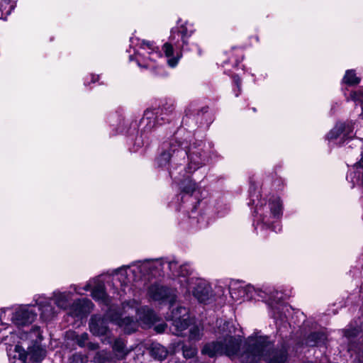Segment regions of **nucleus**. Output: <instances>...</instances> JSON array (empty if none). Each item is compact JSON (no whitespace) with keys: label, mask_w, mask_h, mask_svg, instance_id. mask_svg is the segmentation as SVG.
Here are the masks:
<instances>
[{"label":"nucleus","mask_w":363,"mask_h":363,"mask_svg":"<svg viewBox=\"0 0 363 363\" xmlns=\"http://www.w3.org/2000/svg\"><path fill=\"white\" fill-rule=\"evenodd\" d=\"M218 340L205 345L202 353L211 357L225 354L230 358L239 357L241 363H257L264 361L267 363H284L286 354L284 350H272V343L266 336H250L240 350L241 338L233 336L235 328L228 322L220 323Z\"/></svg>","instance_id":"obj_1"},{"label":"nucleus","mask_w":363,"mask_h":363,"mask_svg":"<svg viewBox=\"0 0 363 363\" xmlns=\"http://www.w3.org/2000/svg\"><path fill=\"white\" fill-rule=\"evenodd\" d=\"M152 268L164 272L168 269L181 288L186 290L185 293L191 294L199 303H206L213 297L211 286L207 281L191 276L189 266L179 264L174 259L138 261L114 269L111 275L121 283V286H125L136 280L135 274L137 272L143 274Z\"/></svg>","instance_id":"obj_2"},{"label":"nucleus","mask_w":363,"mask_h":363,"mask_svg":"<svg viewBox=\"0 0 363 363\" xmlns=\"http://www.w3.org/2000/svg\"><path fill=\"white\" fill-rule=\"evenodd\" d=\"M157 320L155 314L146 306L139 307V303L132 300L125 302L120 311H116L111 306L105 317L94 315L89 323V330L96 336L108 335V320L115 323L125 333H131L140 325L150 327Z\"/></svg>","instance_id":"obj_3"},{"label":"nucleus","mask_w":363,"mask_h":363,"mask_svg":"<svg viewBox=\"0 0 363 363\" xmlns=\"http://www.w3.org/2000/svg\"><path fill=\"white\" fill-rule=\"evenodd\" d=\"M252 199L255 204V219L257 226L274 231L280 230L279 221L283 216L284 203L277 194L256 195Z\"/></svg>","instance_id":"obj_4"},{"label":"nucleus","mask_w":363,"mask_h":363,"mask_svg":"<svg viewBox=\"0 0 363 363\" xmlns=\"http://www.w3.org/2000/svg\"><path fill=\"white\" fill-rule=\"evenodd\" d=\"M186 143L174 141L170 144L167 152H164L159 158L160 165H165L171 159L176 160L177 157L184 158L188 155L189 162L186 166L181 167L182 169L189 174H193L201 167L208 164L210 156L201 144L199 146L191 145L186 150Z\"/></svg>","instance_id":"obj_5"},{"label":"nucleus","mask_w":363,"mask_h":363,"mask_svg":"<svg viewBox=\"0 0 363 363\" xmlns=\"http://www.w3.org/2000/svg\"><path fill=\"white\" fill-rule=\"evenodd\" d=\"M82 290L85 291H91L92 298L101 303L107 306L110 303V300L105 291L104 281L101 277L89 280L83 288L77 285H72L69 291H55L52 293V299L58 308L66 310L70 305L73 294H82Z\"/></svg>","instance_id":"obj_6"},{"label":"nucleus","mask_w":363,"mask_h":363,"mask_svg":"<svg viewBox=\"0 0 363 363\" xmlns=\"http://www.w3.org/2000/svg\"><path fill=\"white\" fill-rule=\"evenodd\" d=\"M42 340L40 328L33 326L29 333H23L19 337L15 347V357H18L22 363L26 362L28 355L34 362L42 361L45 356V350L40 345Z\"/></svg>","instance_id":"obj_7"},{"label":"nucleus","mask_w":363,"mask_h":363,"mask_svg":"<svg viewBox=\"0 0 363 363\" xmlns=\"http://www.w3.org/2000/svg\"><path fill=\"white\" fill-rule=\"evenodd\" d=\"M6 316L11 317V323L18 327V334L17 335L11 326H6L4 323L0 324V325H4L2 330H4L5 328H10V330L13 332V334L16 335V342H18L19 337L21 334L25 333L24 332H21L20 328L28 326L33 323L37 317V313L35 310L34 306L31 305H22L15 308L14 310H11L10 308H3L1 310L0 313V319L1 321L6 320Z\"/></svg>","instance_id":"obj_8"},{"label":"nucleus","mask_w":363,"mask_h":363,"mask_svg":"<svg viewBox=\"0 0 363 363\" xmlns=\"http://www.w3.org/2000/svg\"><path fill=\"white\" fill-rule=\"evenodd\" d=\"M131 43L138 48L134 49L133 55H130V61L135 60L140 67L152 69L157 67L158 60L162 58V55L153 43L133 38L131 39Z\"/></svg>","instance_id":"obj_9"},{"label":"nucleus","mask_w":363,"mask_h":363,"mask_svg":"<svg viewBox=\"0 0 363 363\" xmlns=\"http://www.w3.org/2000/svg\"><path fill=\"white\" fill-rule=\"evenodd\" d=\"M229 290L231 298L238 303L264 297V292L260 289H256L252 285L245 284L238 281L231 282Z\"/></svg>","instance_id":"obj_10"},{"label":"nucleus","mask_w":363,"mask_h":363,"mask_svg":"<svg viewBox=\"0 0 363 363\" xmlns=\"http://www.w3.org/2000/svg\"><path fill=\"white\" fill-rule=\"evenodd\" d=\"M354 123L352 121H339L325 135V140L329 143H343L354 136Z\"/></svg>","instance_id":"obj_11"},{"label":"nucleus","mask_w":363,"mask_h":363,"mask_svg":"<svg viewBox=\"0 0 363 363\" xmlns=\"http://www.w3.org/2000/svg\"><path fill=\"white\" fill-rule=\"evenodd\" d=\"M170 174L182 192L192 194L198 189V184L191 179L192 174L185 172L182 169L178 172L171 171Z\"/></svg>","instance_id":"obj_12"},{"label":"nucleus","mask_w":363,"mask_h":363,"mask_svg":"<svg viewBox=\"0 0 363 363\" xmlns=\"http://www.w3.org/2000/svg\"><path fill=\"white\" fill-rule=\"evenodd\" d=\"M194 31L193 24L190 23L188 21L179 19L176 26L171 30L169 39L171 40H176V35H179L182 42V47H184L188 45L189 39L194 34Z\"/></svg>","instance_id":"obj_13"},{"label":"nucleus","mask_w":363,"mask_h":363,"mask_svg":"<svg viewBox=\"0 0 363 363\" xmlns=\"http://www.w3.org/2000/svg\"><path fill=\"white\" fill-rule=\"evenodd\" d=\"M177 45L175 40H171L165 43L162 48L164 57L167 58V63L170 67H175L182 57V48Z\"/></svg>","instance_id":"obj_14"},{"label":"nucleus","mask_w":363,"mask_h":363,"mask_svg":"<svg viewBox=\"0 0 363 363\" xmlns=\"http://www.w3.org/2000/svg\"><path fill=\"white\" fill-rule=\"evenodd\" d=\"M172 325L175 328L176 335H182L189 325V309L185 307H179L173 311L172 316Z\"/></svg>","instance_id":"obj_15"},{"label":"nucleus","mask_w":363,"mask_h":363,"mask_svg":"<svg viewBox=\"0 0 363 363\" xmlns=\"http://www.w3.org/2000/svg\"><path fill=\"white\" fill-rule=\"evenodd\" d=\"M35 305L38 306L40 311V317L44 320H49L54 318L57 314V311L51 304V300L45 296L38 295L34 299Z\"/></svg>","instance_id":"obj_16"},{"label":"nucleus","mask_w":363,"mask_h":363,"mask_svg":"<svg viewBox=\"0 0 363 363\" xmlns=\"http://www.w3.org/2000/svg\"><path fill=\"white\" fill-rule=\"evenodd\" d=\"M92 306L91 301L89 299H79L70 307L69 313L74 316H82L90 312Z\"/></svg>","instance_id":"obj_17"},{"label":"nucleus","mask_w":363,"mask_h":363,"mask_svg":"<svg viewBox=\"0 0 363 363\" xmlns=\"http://www.w3.org/2000/svg\"><path fill=\"white\" fill-rule=\"evenodd\" d=\"M157 114L156 110H146L140 121V126L146 131L152 130L157 123Z\"/></svg>","instance_id":"obj_18"},{"label":"nucleus","mask_w":363,"mask_h":363,"mask_svg":"<svg viewBox=\"0 0 363 363\" xmlns=\"http://www.w3.org/2000/svg\"><path fill=\"white\" fill-rule=\"evenodd\" d=\"M148 294L152 299L162 301L169 298V291L162 286L154 284L150 287Z\"/></svg>","instance_id":"obj_19"},{"label":"nucleus","mask_w":363,"mask_h":363,"mask_svg":"<svg viewBox=\"0 0 363 363\" xmlns=\"http://www.w3.org/2000/svg\"><path fill=\"white\" fill-rule=\"evenodd\" d=\"M68 337L72 340H74L80 347H85L87 345L88 348L91 350H94L98 348V345L89 342L86 344L88 340V334L84 333L81 335H77L74 332L68 333Z\"/></svg>","instance_id":"obj_20"},{"label":"nucleus","mask_w":363,"mask_h":363,"mask_svg":"<svg viewBox=\"0 0 363 363\" xmlns=\"http://www.w3.org/2000/svg\"><path fill=\"white\" fill-rule=\"evenodd\" d=\"M354 172H350L347 178H350L354 184L360 183L363 186V155L361 160L354 165Z\"/></svg>","instance_id":"obj_21"},{"label":"nucleus","mask_w":363,"mask_h":363,"mask_svg":"<svg viewBox=\"0 0 363 363\" xmlns=\"http://www.w3.org/2000/svg\"><path fill=\"white\" fill-rule=\"evenodd\" d=\"M361 78L354 69H347L342 79V83L348 86H356L359 84Z\"/></svg>","instance_id":"obj_22"},{"label":"nucleus","mask_w":363,"mask_h":363,"mask_svg":"<svg viewBox=\"0 0 363 363\" xmlns=\"http://www.w3.org/2000/svg\"><path fill=\"white\" fill-rule=\"evenodd\" d=\"M113 350L118 359L125 358L131 350L125 347L124 342L121 339H117L113 345Z\"/></svg>","instance_id":"obj_23"},{"label":"nucleus","mask_w":363,"mask_h":363,"mask_svg":"<svg viewBox=\"0 0 363 363\" xmlns=\"http://www.w3.org/2000/svg\"><path fill=\"white\" fill-rule=\"evenodd\" d=\"M4 325H0V342H4L6 345H12L16 342V335L10 328L2 330Z\"/></svg>","instance_id":"obj_24"},{"label":"nucleus","mask_w":363,"mask_h":363,"mask_svg":"<svg viewBox=\"0 0 363 363\" xmlns=\"http://www.w3.org/2000/svg\"><path fill=\"white\" fill-rule=\"evenodd\" d=\"M82 363H114L112 358L107 356L104 352H98L93 361L89 362L84 359H82Z\"/></svg>","instance_id":"obj_25"},{"label":"nucleus","mask_w":363,"mask_h":363,"mask_svg":"<svg viewBox=\"0 0 363 363\" xmlns=\"http://www.w3.org/2000/svg\"><path fill=\"white\" fill-rule=\"evenodd\" d=\"M152 354L159 359H163L167 357V352L166 349L160 345H155L152 347Z\"/></svg>","instance_id":"obj_26"},{"label":"nucleus","mask_w":363,"mask_h":363,"mask_svg":"<svg viewBox=\"0 0 363 363\" xmlns=\"http://www.w3.org/2000/svg\"><path fill=\"white\" fill-rule=\"evenodd\" d=\"M350 97L351 100L359 104L363 111V90L351 93Z\"/></svg>","instance_id":"obj_27"},{"label":"nucleus","mask_w":363,"mask_h":363,"mask_svg":"<svg viewBox=\"0 0 363 363\" xmlns=\"http://www.w3.org/2000/svg\"><path fill=\"white\" fill-rule=\"evenodd\" d=\"M199 328H200L196 325H194L191 328L189 338L191 340H197L201 337V330Z\"/></svg>","instance_id":"obj_28"},{"label":"nucleus","mask_w":363,"mask_h":363,"mask_svg":"<svg viewBox=\"0 0 363 363\" xmlns=\"http://www.w3.org/2000/svg\"><path fill=\"white\" fill-rule=\"evenodd\" d=\"M183 354L185 357L191 358L196 354V349L192 346L189 347L184 346L183 347Z\"/></svg>","instance_id":"obj_29"},{"label":"nucleus","mask_w":363,"mask_h":363,"mask_svg":"<svg viewBox=\"0 0 363 363\" xmlns=\"http://www.w3.org/2000/svg\"><path fill=\"white\" fill-rule=\"evenodd\" d=\"M99 79V75L91 74L85 80L84 84L89 85L91 83H95V82H98Z\"/></svg>","instance_id":"obj_30"},{"label":"nucleus","mask_w":363,"mask_h":363,"mask_svg":"<svg viewBox=\"0 0 363 363\" xmlns=\"http://www.w3.org/2000/svg\"><path fill=\"white\" fill-rule=\"evenodd\" d=\"M323 337V335H319V334H316V333H313L312 334L311 336H310V339L311 340H314V345H318L320 340V338ZM311 345H313V344H311Z\"/></svg>","instance_id":"obj_31"},{"label":"nucleus","mask_w":363,"mask_h":363,"mask_svg":"<svg viewBox=\"0 0 363 363\" xmlns=\"http://www.w3.org/2000/svg\"><path fill=\"white\" fill-rule=\"evenodd\" d=\"M165 327H166V325L164 324H160V325H157L155 327V328L157 332L161 333L164 330Z\"/></svg>","instance_id":"obj_32"},{"label":"nucleus","mask_w":363,"mask_h":363,"mask_svg":"<svg viewBox=\"0 0 363 363\" xmlns=\"http://www.w3.org/2000/svg\"><path fill=\"white\" fill-rule=\"evenodd\" d=\"M357 333V330H354V331H352V332L346 331V333H345V335H346V336H347V337H350V336L355 335Z\"/></svg>","instance_id":"obj_33"},{"label":"nucleus","mask_w":363,"mask_h":363,"mask_svg":"<svg viewBox=\"0 0 363 363\" xmlns=\"http://www.w3.org/2000/svg\"><path fill=\"white\" fill-rule=\"evenodd\" d=\"M4 3H8V0H4Z\"/></svg>","instance_id":"obj_34"},{"label":"nucleus","mask_w":363,"mask_h":363,"mask_svg":"<svg viewBox=\"0 0 363 363\" xmlns=\"http://www.w3.org/2000/svg\"><path fill=\"white\" fill-rule=\"evenodd\" d=\"M362 155H363V152H362Z\"/></svg>","instance_id":"obj_35"}]
</instances>
